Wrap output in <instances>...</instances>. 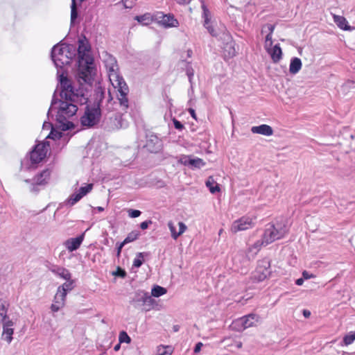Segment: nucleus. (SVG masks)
I'll return each mask as SVG.
<instances>
[{
	"instance_id": "nucleus-1",
	"label": "nucleus",
	"mask_w": 355,
	"mask_h": 355,
	"mask_svg": "<svg viewBox=\"0 0 355 355\" xmlns=\"http://www.w3.org/2000/svg\"><path fill=\"white\" fill-rule=\"evenodd\" d=\"M89 51L90 46L86 37L79 39L77 50L78 55L77 78L81 84L86 83L92 85L96 76V69L93 66V58L87 53Z\"/></svg>"
},
{
	"instance_id": "nucleus-2",
	"label": "nucleus",
	"mask_w": 355,
	"mask_h": 355,
	"mask_svg": "<svg viewBox=\"0 0 355 355\" xmlns=\"http://www.w3.org/2000/svg\"><path fill=\"white\" fill-rule=\"evenodd\" d=\"M58 102L60 103V105L56 114L57 125L63 131L73 129L74 124L71 121H69V119L76 114L78 107L76 104L69 101V100H64L62 98L58 100L54 94L51 101V107L47 113L48 118L49 119L51 113Z\"/></svg>"
},
{
	"instance_id": "nucleus-3",
	"label": "nucleus",
	"mask_w": 355,
	"mask_h": 355,
	"mask_svg": "<svg viewBox=\"0 0 355 355\" xmlns=\"http://www.w3.org/2000/svg\"><path fill=\"white\" fill-rule=\"evenodd\" d=\"M105 64L109 71V78L112 85L117 88L119 94L118 100L120 105L123 107V110L128 108V98L127 95L129 92V88L123 78L117 73L119 69L115 58L111 55H107L105 60Z\"/></svg>"
},
{
	"instance_id": "nucleus-4",
	"label": "nucleus",
	"mask_w": 355,
	"mask_h": 355,
	"mask_svg": "<svg viewBox=\"0 0 355 355\" xmlns=\"http://www.w3.org/2000/svg\"><path fill=\"white\" fill-rule=\"evenodd\" d=\"M288 232V228L284 220L270 223L265 229L262 239L257 241L253 247L259 250L261 245H267L276 240L282 239Z\"/></svg>"
},
{
	"instance_id": "nucleus-5",
	"label": "nucleus",
	"mask_w": 355,
	"mask_h": 355,
	"mask_svg": "<svg viewBox=\"0 0 355 355\" xmlns=\"http://www.w3.org/2000/svg\"><path fill=\"white\" fill-rule=\"evenodd\" d=\"M101 116L99 105L92 107L87 105L83 115L80 117V123L83 126L92 128L100 121Z\"/></svg>"
},
{
	"instance_id": "nucleus-6",
	"label": "nucleus",
	"mask_w": 355,
	"mask_h": 355,
	"mask_svg": "<svg viewBox=\"0 0 355 355\" xmlns=\"http://www.w3.org/2000/svg\"><path fill=\"white\" fill-rule=\"evenodd\" d=\"M67 46H64V43H60L53 46L51 50V57L57 68L62 69L64 65L69 64L67 58Z\"/></svg>"
},
{
	"instance_id": "nucleus-7",
	"label": "nucleus",
	"mask_w": 355,
	"mask_h": 355,
	"mask_svg": "<svg viewBox=\"0 0 355 355\" xmlns=\"http://www.w3.org/2000/svg\"><path fill=\"white\" fill-rule=\"evenodd\" d=\"M270 273V262L268 259H263L258 262L256 270L252 273V279L253 282H263Z\"/></svg>"
},
{
	"instance_id": "nucleus-8",
	"label": "nucleus",
	"mask_w": 355,
	"mask_h": 355,
	"mask_svg": "<svg viewBox=\"0 0 355 355\" xmlns=\"http://www.w3.org/2000/svg\"><path fill=\"white\" fill-rule=\"evenodd\" d=\"M60 92V96L64 100H73L77 97L75 95L73 87L72 86L70 80L64 76L63 74L59 76Z\"/></svg>"
},
{
	"instance_id": "nucleus-9",
	"label": "nucleus",
	"mask_w": 355,
	"mask_h": 355,
	"mask_svg": "<svg viewBox=\"0 0 355 355\" xmlns=\"http://www.w3.org/2000/svg\"><path fill=\"white\" fill-rule=\"evenodd\" d=\"M259 316L254 313H250L245 315L234 322L233 324L237 327L238 331L245 329L254 325L258 322Z\"/></svg>"
},
{
	"instance_id": "nucleus-10",
	"label": "nucleus",
	"mask_w": 355,
	"mask_h": 355,
	"mask_svg": "<svg viewBox=\"0 0 355 355\" xmlns=\"http://www.w3.org/2000/svg\"><path fill=\"white\" fill-rule=\"evenodd\" d=\"M48 142H43L37 144L31 152V160L32 163L37 164L44 159L48 151Z\"/></svg>"
},
{
	"instance_id": "nucleus-11",
	"label": "nucleus",
	"mask_w": 355,
	"mask_h": 355,
	"mask_svg": "<svg viewBox=\"0 0 355 355\" xmlns=\"http://www.w3.org/2000/svg\"><path fill=\"white\" fill-rule=\"evenodd\" d=\"M162 141L153 133H150L146 135V142L145 147L147 150L153 153H158L162 148Z\"/></svg>"
},
{
	"instance_id": "nucleus-12",
	"label": "nucleus",
	"mask_w": 355,
	"mask_h": 355,
	"mask_svg": "<svg viewBox=\"0 0 355 355\" xmlns=\"http://www.w3.org/2000/svg\"><path fill=\"white\" fill-rule=\"evenodd\" d=\"M155 19L165 28L178 27V21L175 18L173 14H164L162 12H157L155 15Z\"/></svg>"
},
{
	"instance_id": "nucleus-13",
	"label": "nucleus",
	"mask_w": 355,
	"mask_h": 355,
	"mask_svg": "<svg viewBox=\"0 0 355 355\" xmlns=\"http://www.w3.org/2000/svg\"><path fill=\"white\" fill-rule=\"evenodd\" d=\"M253 227L252 219L248 216H243L233 222L231 226V232L236 233L244 231Z\"/></svg>"
},
{
	"instance_id": "nucleus-14",
	"label": "nucleus",
	"mask_w": 355,
	"mask_h": 355,
	"mask_svg": "<svg viewBox=\"0 0 355 355\" xmlns=\"http://www.w3.org/2000/svg\"><path fill=\"white\" fill-rule=\"evenodd\" d=\"M84 237L85 234L83 233L76 238H70L64 241V245L69 252L75 251L80 248Z\"/></svg>"
},
{
	"instance_id": "nucleus-15",
	"label": "nucleus",
	"mask_w": 355,
	"mask_h": 355,
	"mask_svg": "<svg viewBox=\"0 0 355 355\" xmlns=\"http://www.w3.org/2000/svg\"><path fill=\"white\" fill-rule=\"evenodd\" d=\"M137 295V301L142 302L145 311H149L153 306L155 300L152 298V296L150 295L148 293L141 291Z\"/></svg>"
},
{
	"instance_id": "nucleus-16",
	"label": "nucleus",
	"mask_w": 355,
	"mask_h": 355,
	"mask_svg": "<svg viewBox=\"0 0 355 355\" xmlns=\"http://www.w3.org/2000/svg\"><path fill=\"white\" fill-rule=\"evenodd\" d=\"M179 232H177L175 227L172 221L168 223V227L171 233V237L176 240L181 234H182L187 229V225L183 222L178 223Z\"/></svg>"
},
{
	"instance_id": "nucleus-17",
	"label": "nucleus",
	"mask_w": 355,
	"mask_h": 355,
	"mask_svg": "<svg viewBox=\"0 0 355 355\" xmlns=\"http://www.w3.org/2000/svg\"><path fill=\"white\" fill-rule=\"evenodd\" d=\"M266 51L270 55L274 63L279 62L282 58V51L279 44L275 45L273 48L266 49Z\"/></svg>"
},
{
	"instance_id": "nucleus-18",
	"label": "nucleus",
	"mask_w": 355,
	"mask_h": 355,
	"mask_svg": "<svg viewBox=\"0 0 355 355\" xmlns=\"http://www.w3.org/2000/svg\"><path fill=\"white\" fill-rule=\"evenodd\" d=\"M251 131L254 134H259L265 136H270L273 134L272 128L266 124H262L258 126H253Z\"/></svg>"
},
{
	"instance_id": "nucleus-19",
	"label": "nucleus",
	"mask_w": 355,
	"mask_h": 355,
	"mask_svg": "<svg viewBox=\"0 0 355 355\" xmlns=\"http://www.w3.org/2000/svg\"><path fill=\"white\" fill-rule=\"evenodd\" d=\"M50 270L64 279H69L71 277V274L69 270L61 266H54L50 268Z\"/></svg>"
},
{
	"instance_id": "nucleus-20",
	"label": "nucleus",
	"mask_w": 355,
	"mask_h": 355,
	"mask_svg": "<svg viewBox=\"0 0 355 355\" xmlns=\"http://www.w3.org/2000/svg\"><path fill=\"white\" fill-rule=\"evenodd\" d=\"M105 88L102 87L101 85L99 84L96 86V88L94 89V105H98L101 108V104L103 101V100L105 98Z\"/></svg>"
},
{
	"instance_id": "nucleus-21",
	"label": "nucleus",
	"mask_w": 355,
	"mask_h": 355,
	"mask_svg": "<svg viewBox=\"0 0 355 355\" xmlns=\"http://www.w3.org/2000/svg\"><path fill=\"white\" fill-rule=\"evenodd\" d=\"M51 175V171L48 168L42 171L40 174L34 178L36 185H45L47 184L48 180Z\"/></svg>"
},
{
	"instance_id": "nucleus-22",
	"label": "nucleus",
	"mask_w": 355,
	"mask_h": 355,
	"mask_svg": "<svg viewBox=\"0 0 355 355\" xmlns=\"http://www.w3.org/2000/svg\"><path fill=\"white\" fill-rule=\"evenodd\" d=\"M3 334L6 335V340L10 343L12 337V335L13 334V329L11 328L13 323L11 320L4 321L3 322Z\"/></svg>"
},
{
	"instance_id": "nucleus-23",
	"label": "nucleus",
	"mask_w": 355,
	"mask_h": 355,
	"mask_svg": "<svg viewBox=\"0 0 355 355\" xmlns=\"http://www.w3.org/2000/svg\"><path fill=\"white\" fill-rule=\"evenodd\" d=\"M302 68V61L298 58H293L291 60L290 67H289V71L292 74H295Z\"/></svg>"
},
{
	"instance_id": "nucleus-24",
	"label": "nucleus",
	"mask_w": 355,
	"mask_h": 355,
	"mask_svg": "<svg viewBox=\"0 0 355 355\" xmlns=\"http://www.w3.org/2000/svg\"><path fill=\"white\" fill-rule=\"evenodd\" d=\"M334 22L337 24V26L343 30H351V27L347 25V21L344 17L339 15H334Z\"/></svg>"
},
{
	"instance_id": "nucleus-25",
	"label": "nucleus",
	"mask_w": 355,
	"mask_h": 355,
	"mask_svg": "<svg viewBox=\"0 0 355 355\" xmlns=\"http://www.w3.org/2000/svg\"><path fill=\"white\" fill-rule=\"evenodd\" d=\"M206 186L209 188V191L211 193L220 191V187L218 184L215 182V180L212 176H209L205 182Z\"/></svg>"
},
{
	"instance_id": "nucleus-26",
	"label": "nucleus",
	"mask_w": 355,
	"mask_h": 355,
	"mask_svg": "<svg viewBox=\"0 0 355 355\" xmlns=\"http://www.w3.org/2000/svg\"><path fill=\"white\" fill-rule=\"evenodd\" d=\"M65 280L67 282L60 286L58 288L61 291L66 293L67 295L68 291H71L73 289L75 281L72 279L71 277L69 279Z\"/></svg>"
},
{
	"instance_id": "nucleus-27",
	"label": "nucleus",
	"mask_w": 355,
	"mask_h": 355,
	"mask_svg": "<svg viewBox=\"0 0 355 355\" xmlns=\"http://www.w3.org/2000/svg\"><path fill=\"white\" fill-rule=\"evenodd\" d=\"M66 297V293L62 292L58 288L55 295L54 297V302L64 306Z\"/></svg>"
},
{
	"instance_id": "nucleus-28",
	"label": "nucleus",
	"mask_w": 355,
	"mask_h": 355,
	"mask_svg": "<svg viewBox=\"0 0 355 355\" xmlns=\"http://www.w3.org/2000/svg\"><path fill=\"white\" fill-rule=\"evenodd\" d=\"M140 236V232L138 230H134L130 232L125 239L123 240V243L126 245L129 243L136 241Z\"/></svg>"
},
{
	"instance_id": "nucleus-29",
	"label": "nucleus",
	"mask_w": 355,
	"mask_h": 355,
	"mask_svg": "<svg viewBox=\"0 0 355 355\" xmlns=\"http://www.w3.org/2000/svg\"><path fill=\"white\" fill-rule=\"evenodd\" d=\"M75 95L77 96L76 98H73V100H69V101H71L73 103L77 102L79 103L80 105H85L88 102V97L85 94H79L78 92H75Z\"/></svg>"
},
{
	"instance_id": "nucleus-30",
	"label": "nucleus",
	"mask_w": 355,
	"mask_h": 355,
	"mask_svg": "<svg viewBox=\"0 0 355 355\" xmlns=\"http://www.w3.org/2000/svg\"><path fill=\"white\" fill-rule=\"evenodd\" d=\"M189 163L190 166L193 168H200L205 166V162L200 158H191V160H189Z\"/></svg>"
},
{
	"instance_id": "nucleus-31",
	"label": "nucleus",
	"mask_w": 355,
	"mask_h": 355,
	"mask_svg": "<svg viewBox=\"0 0 355 355\" xmlns=\"http://www.w3.org/2000/svg\"><path fill=\"white\" fill-rule=\"evenodd\" d=\"M166 293V289L164 287H162L160 286H155L151 291V295L152 296L158 297Z\"/></svg>"
},
{
	"instance_id": "nucleus-32",
	"label": "nucleus",
	"mask_w": 355,
	"mask_h": 355,
	"mask_svg": "<svg viewBox=\"0 0 355 355\" xmlns=\"http://www.w3.org/2000/svg\"><path fill=\"white\" fill-rule=\"evenodd\" d=\"M78 17L76 0H71V23L73 24Z\"/></svg>"
},
{
	"instance_id": "nucleus-33",
	"label": "nucleus",
	"mask_w": 355,
	"mask_h": 355,
	"mask_svg": "<svg viewBox=\"0 0 355 355\" xmlns=\"http://www.w3.org/2000/svg\"><path fill=\"white\" fill-rule=\"evenodd\" d=\"M135 19L138 22H139V23H141V24H142L144 25H148L152 21V19H151V17H150V14H148V13L147 14H144L143 15L136 16L135 17Z\"/></svg>"
},
{
	"instance_id": "nucleus-34",
	"label": "nucleus",
	"mask_w": 355,
	"mask_h": 355,
	"mask_svg": "<svg viewBox=\"0 0 355 355\" xmlns=\"http://www.w3.org/2000/svg\"><path fill=\"white\" fill-rule=\"evenodd\" d=\"M64 46H67V58H69V64L71 63L73 58L76 55V47L72 44H66L64 43Z\"/></svg>"
},
{
	"instance_id": "nucleus-35",
	"label": "nucleus",
	"mask_w": 355,
	"mask_h": 355,
	"mask_svg": "<svg viewBox=\"0 0 355 355\" xmlns=\"http://www.w3.org/2000/svg\"><path fill=\"white\" fill-rule=\"evenodd\" d=\"M202 8L203 10L202 17L204 18V23L209 24L210 22L211 14L205 4L202 5Z\"/></svg>"
},
{
	"instance_id": "nucleus-36",
	"label": "nucleus",
	"mask_w": 355,
	"mask_h": 355,
	"mask_svg": "<svg viewBox=\"0 0 355 355\" xmlns=\"http://www.w3.org/2000/svg\"><path fill=\"white\" fill-rule=\"evenodd\" d=\"M156 355H171V349L169 346H159L157 347Z\"/></svg>"
},
{
	"instance_id": "nucleus-37",
	"label": "nucleus",
	"mask_w": 355,
	"mask_h": 355,
	"mask_svg": "<svg viewBox=\"0 0 355 355\" xmlns=\"http://www.w3.org/2000/svg\"><path fill=\"white\" fill-rule=\"evenodd\" d=\"M144 252H138L137 254V257L134 259L133 266L136 268H139L144 262Z\"/></svg>"
},
{
	"instance_id": "nucleus-38",
	"label": "nucleus",
	"mask_w": 355,
	"mask_h": 355,
	"mask_svg": "<svg viewBox=\"0 0 355 355\" xmlns=\"http://www.w3.org/2000/svg\"><path fill=\"white\" fill-rule=\"evenodd\" d=\"M82 198L83 196L79 193H73L68 199V204H69L71 206H73L77 202H78Z\"/></svg>"
},
{
	"instance_id": "nucleus-39",
	"label": "nucleus",
	"mask_w": 355,
	"mask_h": 355,
	"mask_svg": "<svg viewBox=\"0 0 355 355\" xmlns=\"http://www.w3.org/2000/svg\"><path fill=\"white\" fill-rule=\"evenodd\" d=\"M62 137V133L59 131L54 130L53 128H51V130L46 138L52 139L53 140L59 139Z\"/></svg>"
},
{
	"instance_id": "nucleus-40",
	"label": "nucleus",
	"mask_w": 355,
	"mask_h": 355,
	"mask_svg": "<svg viewBox=\"0 0 355 355\" xmlns=\"http://www.w3.org/2000/svg\"><path fill=\"white\" fill-rule=\"evenodd\" d=\"M92 188H93L92 184H87L85 187H81L79 189L78 193L83 197L84 196L87 194L89 191H91Z\"/></svg>"
},
{
	"instance_id": "nucleus-41",
	"label": "nucleus",
	"mask_w": 355,
	"mask_h": 355,
	"mask_svg": "<svg viewBox=\"0 0 355 355\" xmlns=\"http://www.w3.org/2000/svg\"><path fill=\"white\" fill-rule=\"evenodd\" d=\"M119 340L120 343H130V342H131L130 337L128 335V334L125 331H123L120 332Z\"/></svg>"
},
{
	"instance_id": "nucleus-42",
	"label": "nucleus",
	"mask_w": 355,
	"mask_h": 355,
	"mask_svg": "<svg viewBox=\"0 0 355 355\" xmlns=\"http://www.w3.org/2000/svg\"><path fill=\"white\" fill-rule=\"evenodd\" d=\"M355 340V333L351 332L349 335H346L343 338V343L345 345L352 344Z\"/></svg>"
},
{
	"instance_id": "nucleus-43",
	"label": "nucleus",
	"mask_w": 355,
	"mask_h": 355,
	"mask_svg": "<svg viewBox=\"0 0 355 355\" xmlns=\"http://www.w3.org/2000/svg\"><path fill=\"white\" fill-rule=\"evenodd\" d=\"M7 318V310L3 304H0V323L3 322Z\"/></svg>"
},
{
	"instance_id": "nucleus-44",
	"label": "nucleus",
	"mask_w": 355,
	"mask_h": 355,
	"mask_svg": "<svg viewBox=\"0 0 355 355\" xmlns=\"http://www.w3.org/2000/svg\"><path fill=\"white\" fill-rule=\"evenodd\" d=\"M112 275L116 277H120L121 278H125L127 274L123 269L118 267L116 270L112 272Z\"/></svg>"
},
{
	"instance_id": "nucleus-45",
	"label": "nucleus",
	"mask_w": 355,
	"mask_h": 355,
	"mask_svg": "<svg viewBox=\"0 0 355 355\" xmlns=\"http://www.w3.org/2000/svg\"><path fill=\"white\" fill-rule=\"evenodd\" d=\"M128 216L130 217V218H137V217H139L141 212L139 211V210H137V209H129L128 211Z\"/></svg>"
},
{
	"instance_id": "nucleus-46",
	"label": "nucleus",
	"mask_w": 355,
	"mask_h": 355,
	"mask_svg": "<svg viewBox=\"0 0 355 355\" xmlns=\"http://www.w3.org/2000/svg\"><path fill=\"white\" fill-rule=\"evenodd\" d=\"M204 26L207 29L208 32L212 36H216L217 33L213 26L211 25L210 22L209 24L204 23Z\"/></svg>"
},
{
	"instance_id": "nucleus-47",
	"label": "nucleus",
	"mask_w": 355,
	"mask_h": 355,
	"mask_svg": "<svg viewBox=\"0 0 355 355\" xmlns=\"http://www.w3.org/2000/svg\"><path fill=\"white\" fill-rule=\"evenodd\" d=\"M272 34H268L266 36V41H265V48L266 49L271 47L272 44Z\"/></svg>"
},
{
	"instance_id": "nucleus-48",
	"label": "nucleus",
	"mask_w": 355,
	"mask_h": 355,
	"mask_svg": "<svg viewBox=\"0 0 355 355\" xmlns=\"http://www.w3.org/2000/svg\"><path fill=\"white\" fill-rule=\"evenodd\" d=\"M173 122L174 127L175 129L182 130L184 128L183 124L178 120L173 119Z\"/></svg>"
},
{
	"instance_id": "nucleus-49",
	"label": "nucleus",
	"mask_w": 355,
	"mask_h": 355,
	"mask_svg": "<svg viewBox=\"0 0 355 355\" xmlns=\"http://www.w3.org/2000/svg\"><path fill=\"white\" fill-rule=\"evenodd\" d=\"M135 0H122V2L126 8H131L135 3Z\"/></svg>"
},
{
	"instance_id": "nucleus-50",
	"label": "nucleus",
	"mask_w": 355,
	"mask_h": 355,
	"mask_svg": "<svg viewBox=\"0 0 355 355\" xmlns=\"http://www.w3.org/2000/svg\"><path fill=\"white\" fill-rule=\"evenodd\" d=\"M153 223L152 220H146V221H144L142 223H140V228L141 230H146L148 227V226L150 225H151Z\"/></svg>"
},
{
	"instance_id": "nucleus-51",
	"label": "nucleus",
	"mask_w": 355,
	"mask_h": 355,
	"mask_svg": "<svg viewBox=\"0 0 355 355\" xmlns=\"http://www.w3.org/2000/svg\"><path fill=\"white\" fill-rule=\"evenodd\" d=\"M125 245V244L123 241L120 243H116V246H117L116 247V256L118 257L120 256L122 248Z\"/></svg>"
},
{
	"instance_id": "nucleus-52",
	"label": "nucleus",
	"mask_w": 355,
	"mask_h": 355,
	"mask_svg": "<svg viewBox=\"0 0 355 355\" xmlns=\"http://www.w3.org/2000/svg\"><path fill=\"white\" fill-rule=\"evenodd\" d=\"M63 306L61 305V304H56V303H53L51 304V309L52 311L53 312H57Z\"/></svg>"
},
{
	"instance_id": "nucleus-53",
	"label": "nucleus",
	"mask_w": 355,
	"mask_h": 355,
	"mask_svg": "<svg viewBox=\"0 0 355 355\" xmlns=\"http://www.w3.org/2000/svg\"><path fill=\"white\" fill-rule=\"evenodd\" d=\"M314 277H315L314 275L309 274V272H307L306 270H304L302 272V278L304 279H309L313 278Z\"/></svg>"
},
{
	"instance_id": "nucleus-54",
	"label": "nucleus",
	"mask_w": 355,
	"mask_h": 355,
	"mask_svg": "<svg viewBox=\"0 0 355 355\" xmlns=\"http://www.w3.org/2000/svg\"><path fill=\"white\" fill-rule=\"evenodd\" d=\"M202 345H203V344L201 342L196 343V345L194 347V349H193L194 353L195 354L199 353L201 350V347H202Z\"/></svg>"
},
{
	"instance_id": "nucleus-55",
	"label": "nucleus",
	"mask_w": 355,
	"mask_h": 355,
	"mask_svg": "<svg viewBox=\"0 0 355 355\" xmlns=\"http://www.w3.org/2000/svg\"><path fill=\"white\" fill-rule=\"evenodd\" d=\"M191 158L189 156H185L182 159V163L185 166H190V164L189 163V160H191Z\"/></svg>"
},
{
	"instance_id": "nucleus-56",
	"label": "nucleus",
	"mask_w": 355,
	"mask_h": 355,
	"mask_svg": "<svg viewBox=\"0 0 355 355\" xmlns=\"http://www.w3.org/2000/svg\"><path fill=\"white\" fill-rule=\"evenodd\" d=\"M266 27L268 28V34H272V33H273L274 29H275V26L272 25V24H267L266 26Z\"/></svg>"
},
{
	"instance_id": "nucleus-57",
	"label": "nucleus",
	"mask_w": 355,
	"mask_h": 355,
	"mask_svg": "<svg viewBox=\"0 0 355 355\" xmlns=\"http://www.w3.org/2000/svg\"><path fill=\"white\" fill-rule=\"evenodd\" d=\"M49 128H53V124L50 122L44 121L43 123V129H45V128L49 129Z\"/></svg>"
},
{
	"instance_id": "nucleus-58",
	"label": "nucleus",
	"mask_w": 355,
	"mask_h": 355,
	"mask_svg": "<svg viewBox=\"0 0 355 355\" xmlns=\"http://www.w3.org/2000/svg\"><path fill=\"white\" fill-rule=\"evenodd\" d=\"M189 112L190 113L192 118H193L194 119H196V114L195 110L193 109L189 108Z\"/></svg>"
},
{
	"instance_id": "nucleus-59",
	"label": "nucleus",
	"mask_w": 355,
	"mask_h": 355,
	"mask_svg": "<svg viewBox=\"0 0 355 355\" xmlns=\"http://www.w3.org/2000/svg\"><path fill=\"white\" fill-rule=\"evenodd\" d=\"M179 4H188L191 0H175Z\"/></svg>"
},
{
	"instance_id": "nucleus-60",
	"label": "nucleus",
	"mask_w": 355,
	"mask_h": 355,
	"mask_svg": "<svg viewBox=\"0 0 355 355\" xmlns=\"http://www.w3.org/2000/svg\"><path fill=\"white\" fill-rule=\"evenodd\" d=\"M303 315L307 318L311 315V312L309 310L304 309L303 310Z\"/></svg>"
},
{
	"instance_id": "nucleus-61",
	"label": "nucleus",
	"mask_w": 355,
	"mask_h": 355,
	"mask_svg": "<svg viewBox=\"0 0 355 355\" xmlns=\"http://www.w3.org/2000/svg\"><path fill=\"white\" fill-rule=\"evenodd\" d=\"M304 283V279L303 278H299L296 280L295 282V284L297 285V286H301Z\"/></svg>"
},
{
	"instance_id": "nucleus-62",
	"label": "nucleus",
	"mask_w": 355,
	"mask_h": 355,
	"mask_svg": "<svg viewBox=\"0 0 355 355\" xmlns=\"http://www.w3.org/2000/svg\"><path fill=\"white\" fill-rule=\"evenodd\" d=\"M187 74L189 77V81H191L192 76H193V71H191L189 69L187 70Z\"/></svg>"
},
{
	"instance_id": "nucleus-63",
	"label": "nucleus",
	"mask_w": 355,
	"mask_h": 355,
	"mask_svg": "<svg viewBox=\"0 0 355 355\" xmlns=\"http://www.w3.org/2000/svg\"><path fill=\"white\" fill-rule=\"evenodd\" d=\"M112 100H113V98H112V95L110 94V92L109 91L108 92V97H107V103L108 104L111 103Z\"/></svg>"
},
{
	"instance_id": "nucleus-64",
	"label": "nucleus",
	"mask_w": 355,
	"mask_h": 355,
	"mask_svg": "<svg viewBox=\"0 0 355 355\" xmlns=\"http://www.w3.org/2000/svg\"><path fill=\"white\" fill-rule=\"evenodd\" d=\"M120 347H121V345H120V343H118L117 345H116L114 346V350L116 352V351L119 350Z\"/></svg>"
}]
</instances>
